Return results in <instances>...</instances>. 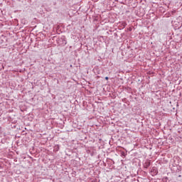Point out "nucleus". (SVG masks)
Segmentation results:
<instances>
[{"label":"nucleus","mask_w":182,"mask_h":182,"mask_svg":"<svg viewBox=\"0 0 182 182\" xmlns=\"http://www.w3.org/2000/svg\"><path fill=\"white\" fill-rule=\"evenodd\" d=\"M105 80H109V77H105Z\"/></svg>","instance_id":"1"}]
</instances>
